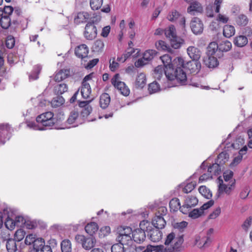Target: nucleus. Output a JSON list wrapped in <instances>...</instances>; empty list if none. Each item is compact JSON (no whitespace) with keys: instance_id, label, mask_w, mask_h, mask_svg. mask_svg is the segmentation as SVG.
Returning <instances> with one entry per match:
<instances>
[{"instance_id":"47","label":"nucleus","mask_w":252,"mask_h":252,"mask_svg":"<svg viewBox=\"0 0 252 252\" xmlns=\"http://www.w3.org/2000/svg\"><path fill=\"white\" fill-rule=\"evenodd\" d=\"M64 99L62 96H58L54 98L51 101V105L53 107H58L64 103Z\"/></svg>"},{"instance_id":"29","label":"nucleus","mask_w":252,"mask_h":252,"mask_svg":"<svg viewBox=\"0 0 252 252\" xmlns=\"http://www.w3.org/2000/svg\"><path fill=\"white\" fill-rule=\"evenodd\" d=\"M204 62L206 65L209 68H215L219 65V61L214 55H208V58Z\"/></svg>"},{"instance_id":"63","label":"nucleus","mask_w":252,"mask_h":252,"mask_svg":"<svg viewBox=\"0 0 252 252\" xmlns=\"http://www.w3.org/2000/svg\"><path fill=\"white\" fill-rule=\"evenodd\" d=\"M252 218L251 217H248L244 222L242 225V228L245 230L248 231L250 226L252 224Z\"/></svg>"},{"instance_id":"12","label":"nucleus","mask_w":252,"mask_h":252,"mask_svg":"<svg viewBox=\"0 0 252 252\" xmlns=\"http://www.w3.org/2000/svg\"><path fill=\"white\" fill-rule=\"evenodd\" d=\"M194 0H185V1L190 3L187 8V12L191 15H195L201 14L203 12V8L202 4L197 1Z\"/></svg>"},{"instance_id":"64","label":"nucleus","mask_w":252,"mask_h":252,"mask_svg":"<svg viewBox=\"0 0 252 252\" xmlns=\"http://www.w3.org/2000/svg\"><path fill=\"white\" fill-rule=\"evenodd\" d=\"M221 209L220 207H218L215 210H214L212 213L209 216V219H215L217 218L220 214Z\"/></svg>"},{"instance_id":"52","label":"nucleus","mask_w":252,"mask_h":252,"mask_svg":"<svg viewBox=\"0 0 252 252\" xmlns=\"http://www.w3.org/2000/svg\"><path fill=\"white\" fill-rule=\"evenodd\" d=\"M159 90V86L156 81L149 84L148 91L150 94H154Z\"/></svg>"},{"instance_id":"44","label":"nucleus","mask_w":252,"mask_h":252,"mask_svg":"<svg viewBox=\"0 0 252 252\" xmlns=\"http://www.w3.org/2000/svg\"><path fill=\"white\" fill-rule=\"evenodd\" d=\"M218 50V44L215 42H211L207 48L208 55H214Z\"/></svg>"},{"instance_id":"6","label":"nucleus","mask_w":252,"mask_h":252,"mask_svg":"<svg viewBox=\"0 0 252 252\" xmlns=\"http://www.w3.org/2000/svg\"><path fill=\"white\" fill-rule=\"evenodd\" d=\"M12 12L11 6L0 8V25L3 29H7L12 24L10 13Z\"/></svg>"},{"instance_id":"62","label":"nucleus","mask_w":252,"mask_h":252,"mask_svg":"<svg viewBox=\"0 0 252 252\" xmlns=\"http://www.w3.org/2000/svg\"><path fill=\"white\" fill-rule=\"evenodd\" d=\"M35 236L32 234H29L26 237L25 243L26 245H30L32 244H33L35 240Z\"/></svg>"},{"instance_id":"1","label":"nucleus","mask_w":252,"mask_h":252,"mask_svg":"<svg viewBox=\"0 0 252 252\" xmlns=\"http://www.w3.org/2000/svg\"><path fill=\"white\" fill-rule=\"evenodd\" d=\"M163 67L165 68L164 74L168 80L177 81L182 84L186 85L188 83L186 72L182 69L184 65V60L181 57L175 58L173 62L170 55L165 54L160 57Z\"/></svg>"},{"instance_id":"3","label":"nucleus","mask_w":252,"mask_h":252,"mask_svg":"<svg viewBox=\"0 0 252 252\" xmlns=\"http://www.w3.org/2000/svg\"><path fill=\"white\" fill-rule=\"evenodd\" d=\"M12 12L10 13V16L12 24L15 27L21 26V27H27L28 25V19L23 16L22 10L19 7L11 6Z\"/></svg>"},{"instance_id":"7","label":"nucleus","mask_w":252,"mask_h":252,"mask_svg":"<svg viewBox=\"0 0 252 252\" xmlns=\"http://www.w3.org/2000/svg\"><path fill=\"white\" fill-rule=\"evenodd\" d=\"M198 203V199L195 195H187L184 197L183 205L181 207V212L187 214L191 208L196 206Z\"/></svg>"},{"instance_id":"24","label":"nucleus","mask_w":252,"mask_h":252,"mask_svg":"<svg viewBox=\"0 0 252 252\" xmlns=\"http://www.w3.org/2000/svg\"><path fill=\"white\" fill-rule=\"evenodd\" d=\"M90 18V14L85 11L78 12L74 18V22L77 24L86 22Z\"/></svg>"},{"instance_id":"20","label":"nucleus","mask_w":252,"mask_h":252,"mask_svg":"<svg viewBox=\"0 0 252 252\" xmlns=\"http://www.w3.org/2000/svg\"><path fill=\"white\" fill-rule=\"evenodd\" d=\"M160 229H152L149 228L148 231V235H149L150 240L154 242L159 241L162 236V233L159 230Z\"/></svg>"},{"instance_id":"32","label":"nucleus","mask_w":252,"mask_h":252,"mask_svg":"<svg viewBox=\"0 0 252 252\" xmlns=\"http://www.w3.org/2000/svg\"><path fill=\"white\" fill-rule=\"evenodd\" d=\"M221 166L217 162H216L208 167V172L212 176L218 175L221 171Z\"/></svg>"},{"instance_id":"56","label":"nucleus","mask_w":252,"mask_h":252,"mask_svg":"<svg viewBox=\"0 0 252 252\" xmlns=\"http://www.w3.org/2000/svg\"><path fill=\"white\" fill-rule=\"evenodd\" d=\"M198 191L202 196L206 198H208L211 196L209 189L205 186H200L198 189Z\"/></svg>"},{"instance_id":"55","label":"nucleus","mask_w":252,"mask_h":252,"mask_svg":"<svg viewBox=\"0 0 252 252\" xmlns=\"http://www.w3.org/2000/svg\"><path fill=\"white\" fill-rule=\"evenodd\" d=\"M6 246L8 252H15L17 250L16 244L14 241H7Z\"/></svg>"},{"instance_id":"22","label":"nucleus","mask_w":252,"mask_h":252,"mask_svg":"<svg viewBox=\"0 0 252 252\" xmlns=\"http://www.w3.org/2000/svg\"><path fill=\"white\" fill-rule=\"evenodd\" d=\"M146 76L144 73L138 74L136 77L134 85L137 89H142L146 84Z\"/></svg>"},{"instance_id":"23","label":"nucleus","mask_w":252,"mask_h":252,"mask_svg":"<svg viewBox=\"0 0 252 252\" xmlns=\"http://www.w3.org/2000/svg\"><path fill=\"white\" fill-rule=\"evenodd\" d=\"M70 69H62L56 73L55 76V81L56 82H61L70 76Z\"/></svg>"},{"instance_id":"42","label":"nucleus","mask_w":252,"mask_h":252,"mask_svg":"<svg viewBox=\"0 0 252 252\" xmlns=\"http://www.w3.org/2000/svg\"><path fill=\"white\" fill-rule=\"evenodd\" d=\"M181 15L180 13L177 10H172L169 12L167 18L171 22H174L176 21Z\"/></svg>"},{"instance_id":"35","label":"nucleus","mask_w":252,"mask_h":252,"mask_svg":"<svg viewBox=\"0 0 252 252\" xmlns=\"http://www.w3.org/2000/svg\"><path fill=\"white\" fill-rule=\"evenodd\" d=\"M229 155L225 152L220 153L218 156L216 162L221 166L223 165L228 160Z\"/></svg>"},{"instance_id":"48","label":"nucleus","mask_w":252,"mask_h":252,"mask_svg":"<svg viewBox=\"0 0 252 252\" xmlns=\"http://www.w3.org/2000/svg\"><path fill=\"white\" fill-rule=\"evenodd\" d=\"M45 241L43 238H37L36 239L33 244V248L39 251H41V249L44 247Z\"/></svg>"},{"instance_id":"61","label":"nucleus","mask_w":252,"mask_h":252,"mask_svg":"<svg viewBox=\"0 0 252 252\" xmlns=\"http://www.w3.org/2000/svg\"><path fill=\"white\" fill-rule=\"evenodd\" d=\"M6 227L9 230H13L15 227V222L12 219L7 218L5 222Z\"/></svg>"},{"instance_id":"16","label":"nucleus","mask_w":252,"mask_h":252,"mask_svg":"<svg viewBox=\"0 0 252 252\" xmlns=\"http://www.w3.org/2000/svg\"><path fill=\"white\" fill-rule=\"evenodd\" d=\"M11 132V127L6 124H0V145H3L6 140L9 139V134Z\"/></svg>"},{"instance_id":"46","label":"nucleus","mask_w":252,"mask_h":252,"mask_svg":"<svg viewBox=\"0 0 252 252\" xmlns=\"http://www.w3.org/2000/svg\"><path fill=\"white\" fill-rule=\"evenodd\" d=\"M79 116V114L78 112L75 110L72 111L69 115L66 122L68 124H74L76 122V120L78 118Z\"/></svg>"},{"instance_id":"17","label":"nucleus","mask_w":252,"mask_h":252,"mask_svg":"<svg viewBox=\"0 0 252 252\" xmlns=\"http://www.w3.org/2000/svg\"><path fill=\"white\" fill-rule=\"evenodd\" d=\"M235 180H231L228 183H224L222 180L219 186V192L220 194L225 193L228 195L230 194L231 191L234 189Z\"/></svg>"},{"instance_id":"31","label":"nucleus","mask_w":252,"mask_h":252,"mask_svg":"<svg viewBox=\"0 0 252 252\" xmlns=\"http://www.w3.org/2000/svg\"><path fill=\"white\" fill-rule=\"evenodd\" d=\"M104 47L103 41L101 39H97L92 46V49L94 52L100 53L103 51Z\"/></svg>"},{"instance_id":"13","label":"nucleus","mask_w":252,"mask_h":252,"mask_svg":"<svg viewBox=\"0 0 252 252\" xmlns=\"http://www.w3.org/2000/svg\"><path fill=\"white\" fill-rule=\"evenodd\" d=\"M76 241L82 245L83 248L86 250H90L94 247L95 243V240L92 237L86 238L82 235H77L75 236Z\"/></svg>"},{"instance_id":"59","label":"nucleus","mask_w":252,"mask_h":252,"mask_svg":"<svg viewBox=\"0 0 252 252\" xmlns=\"http://www.w3.org/2000/svg\"><path fill=\"white\" fill-rule=\"evenodd\" d=\"M153 252H171L167 247L164 248L163 245L152 246Z\"/></svg>"},{"instance_id":"9","label":"nucleus","mask_w":252,"mask_h":252,"mask_svg":"<svg viewBox=\"0 0 252 252\" xmlns=\"http://www.w3.org/2000/svg\"><path fill=\"white\" fill-rule=\"evenodd\" d=\"M97 29L94 25V21L93 20L88 22L83 32L85 38L88 40H93L97 36Z\"/></svg>"},{"instance_id":"34","label":"nucleus","mask_w":252,"mask_h":252,"mask_svg":"<svg viewBox=\"0 0 252 252\" xmlns=\"http://www.w3.org/2000/svg\"><path fill=\"white\" fill-rule=\"evenodd\" d=\"M67 90V85L63 83L58 84L54 87V92L58 95H61L65 92H66Z\"/></svg>"},{"instance_id":"36","label":"nucleus","mask_w":252,"mask_h":252,"mask_svg":"<svg viewBox=\"0 0 252 252\" xmlns=\"http://www.w3.org/2000/svg\"><path fill=\"white\" fill-rule=\"evenodd\" d=\"M218 45L219 50L221 52H227L232 48L231 43L228 40L221 41Z\"/></svg>"},{"instance_id":"45","label":"nucleus","mask_w":252,"mask_h":252,"mask_svg":"<svg viewBox=\"0 0 252 252\" xmlns=\"http://www.w3.org/2000/svg\"><path fill=\"white\" fill-rule=\"evenodd\" d=\"M156 52L155 50H148L146 51L144 53L143 58V59L146 62H148V61L152 60L154 58V57L156 55Z\"/></svg>"},{"instance_id":"43","label":"nucleus","mask_w":252,"mask_h":252,"mask_svg":"<svg viewBox=\"0 0 252 252\" xmlns=\"http://www.w3.org/2000/svg\"><path fill=\"white\" fill-rule=\"evenodd\" d=\"M103 0H90V5L93 10L99 9L102 5Z\"/></svg>"},{"instance_id":"2","label":"nucleus","mask_w":252,"mask_h":252,"mask_svg":"<svg viewBox=\"0 0 252 252\" xmlns=\"http://www.w3.org/2000/svg\"><path fill=\"white\" fill-rule=\"evenodd\" d=\"M184 235H176L174 232L168 234L165 239L164 244L171 252H181L184 249Z\"/></svg>"},{"instance_id":"25","label":"nucleus","mask_w":252,"mask_h":252,"mask_svg":"<svg viewBox=\"0 0 252 252\" xmlns=\"http://www.w3.org/2000/svg\"><path fill=\"white\" fill-rule=\"evenodd\" d=\"M196 186L195 182L183 183L180 186V189L185 193H189L192 191Z\"/></svg>"},{"instance_id":"51","label":"nucleus","mask_w":252,"mask_h":252,"mask_svg":"<svg viewBox=\"0 0 252 252\" xmlns=\"http://www.w3.org/2000/svg\"><path fill=\"white\" fill-rule=\"evenodd\" d=\"M98 61L99 60L98 59H94L90 61L87 63H86V62H82L81 64H83L86 68L91 69L94 67L98 63Z\"/></svg>"},{"instance_id":"8","label":"nucleus","mask_w":252,"mask_h":252,"mask_svg":"<svg viewBox=\"0 0 252 252\" xmlns=\"http://www.w3.org/2000/svg\"><path fill=\"white\" fill-rule=\"evenodd\" d=\"M111 84L120 91L121 94L125 96H128L129 94L130 90L124 82L120 81L119 74H115L111 79Z\"/></svg>"},{"instance_id":"54","label":"nucleus","mask_w":252,"mask_h":252,"mask_svg":"<svg viewBox=\"0 0 252 252\" xmlns=\"http://www.w3.org/2000/svg\"><path fill=\"white\" fill-rule=\"evenodd\" d=\"M15 44V40L14 37L10 35H8L5 41V45L7 48L12 49L14 47Z\"/></svg>"},{"instance_id":"50","label":"nucleus","mask_w":252,"mask_h":252,"mask_svg":"<svg viewBox=\"0 0 252 252\" xmlns=\"http://www.w3.org/2000/svg\"><path fill=\"white\" fill-rule=\"evenodd\" d=\"M126 243H121L114 244L111 247V252H124V244Z\"/></svg>"},{"instance_id":"5","label":"nucleus","mask_w":252,"mask_h":252,"mask_svg":"<svg viewBox=\"0 0 252 252\" xmlns=\"http://www.w3.org/2000/svg\"><path fill=\"white\" fill-rule=\"evenodd\" d=\"M166 37L170 40L171 45L174 49H178L183 42V40L179 38L176 35V29L173 25L170 26L164 30Z\"/></svg>"},{"instance_id":"37","label":"nucleus","mask_w":252,"mask_h":252,"mask_svg":"<svg viewBox=\"0 0 252 252\" xmlns=\"http://www.w3.org/2000/svg\"><path fill=\"white\" fill-rule=\"evenodd\" d=\"M169 207L171 210L173 212H176L178 209L181 211V204L180 200L178 198H174L172 199L169 202Z\"/></svg>"},{"instance_id":"4","label":"nucleus","mask_w":252,"mask_h":252,"mask_svg":"<svg viewBox=\"0 0 252 252\" xmlns=\"http://www.w3.org/2000/svg\"><path fill=\"white\" fill-rule=\"evenodd\" d=\"M150 223L147 220L140 222V228L135 229L132 234L133 240L137 243L143 242L146 238L145 232L149 231Z\"/></svg>"},{"instance_id":"27","label":"nucleus","mask_w":252,"mask_h":252,"mask_svg":"<svg viewBox=\"0 0 252 252\" xmlns=\"http://www.w3.org/2000/svg\"><path fill=\"white\" fill-rule=\"evenodd\" d=\"M110 96L107 93H103L100 96L99 105L102 109H106L110 102Z\"/></svg>"},{"instance_id":"41","label":"nucleus","mask_w":252,"mask_h":252,"mask_svg":"<svg viewBox=\"0 0 252 252\" xmlns=\"http://www.w3.org/2000/svg\"><path fill=\"white\" fill-rule=\"evenodd\" d=\"M61 246L62 252H71V244L69 240H63L61 243Z\"/></svg>"},{"instance_id":"28","label":"nucleus","mask_w":252,"mask_h":252,"mask_svg":"<svg viewBox=\"0 0 252 252\" xmlns=\"http://www.w3.org/2000/svg\"><path fill=\"white\" fill-rule=\"evenodd\" d=\"M85 229L88 234L90 235H93L97 231L98 226L96 222H91L86 225Z\"/></svg>"},{"instance_id":"10","label":"nucleus","mask_w":252,"mask_h":252,"mask_svg":"<svg viewBox=\"0 0 252 252\" xmlns=\"http://www.w3.org/2000/svg\"><path fill=\"white\" fill-rule=\"evenodd\" d=\"M118 236L117 239L121 243H126L127 241L131 240V234H132V230L129 226H121L117 228Z\"/></svg>"},{"instance_id":"30","label":"nucleus","mask_w":252,"mask_h":252,"mask_svg":"<svg viewBox=\"0 0 252 252\" xmlns=\"http://www.w3.org/2000/svg\"><path fill=\"white\" fill-rule=\"evenodd\" d=\"M235 29L234 26L229 25H225L223 27V34L226 38H230L234 35Z\"/></svg>"},{"instance_id":"18","label":"nucleus","mask_w":252,"mask_h":252,"mask_svg":"<svg viewBox=\"0 0 252 252\" xmlns=\"http://www.w3.org/2000/svg\"><path fill=\"white\" fill-rule=\"evenodd\" d=\"M190 27L192 32L195 34L202 33L203 31V24L201 20L197 17H194L192 19Z\"/></svg>"},{"instance_id":"39","label":"nucleus","mask_w":252,"mask_h":252,"mask_svg":"<svg viewBox=\"0 0 252 252\" xmlns=\"http://www.w3.org/2000/svg\"><path fill=\"white\" fill-rule=\"evenodd\" d=\"M156 47L158 50L167 51L171 52L169 46L164 41L159 40L156 43Z\"/></svg>"},{"instance_id":"49","label":"nucleus","mask_w":252,"mask_h":252,"mask_svg":"<svg viewBox=\"0 0 252 252\" xmlns=\"http://www.w3.org/2000/svg\"><path fill=\"white\" fill-rule=\"evenodd\" d=\"M189 216L193 219H197L203 214L202 210L199 208L194 209L191 211L189 212Z\"/></svg>"},{"instance_id":"60","label":"nucleus","mask_w":252,"mask_h":252,"mask_svg":"<svg viewBox=\"0 0 252 252\" xmlns=\"http://www.w3.org/2000/svg\"><path fill=\"white\" fill-rule=\"evenodd\" d=\"M205 13L208 17L213 18L214 16V6L212 4H209L206 7Z\"/></svg>"},{"instance_id":"14","label":"nucleus","mask_w":252,"mask_h":252,"mask_svg":"<svg viewBox=\"0 0 252 252\" xmlns=\"http://www.w3.org/2000/svg\"><path fill=\"white\" fill-rule=\"evenodd\" d=\"M201 67V65L199 61H190L184 63V67H182V69H186L190 74H196L199 72Z\"/></svg>"},{"instance_id":"53","label":"nucleus","mask_w":252,"mask_h":252,"mask_svg":"<svg viewBox=\"0 0 252 252\" xmlns=\"http://www.w3.org/2000/svg\"><path fill=\"white\" fill-rule=\"evenodd\" d=\"M233 172L231 170H227L223 173V176L224 183H228L231 180H235L233 179Z\"/></svg>"},{"instance_id":"33","label":"nucleus","mask_w":252,"mask_h":252,"mask_svg":"<svg viewBox=\"0 0 252 252\" xmlns=\"http://www.w3.org/2000/svg\"><path fill=\"white\" fill-rule=\"evenodd\" d=\"M248 43V39L244 35L236 36L234 40V44L238 47H243Z\"/></svg>"},{"instance_id":"26","label":"nucleus","mask_w":252,"mask_h":252,"mask_svg":"<svg viewBox=\"0 0 252 252\" xmlns=\"http://www.w3.org/2000/svg\"><path fill=\"white\" fill-rule=\"evenodd\" d=\"M81 93L84 99L89 98L92 93V90L89 83H82Z\"/></svg>"},{"instance_id":"57","label":"nucleus","mask_w":252,"mask_h":252,"mask_svg":"<svg viewBox=\"0 0 252 252\" xmlns=\"http://www.w3.org/2000/svg\"><path fill=\"white\" fill-rule=\"evenodd\" d=\"M229 20V18L228 16L219 13L216 18V20L218 22L222 24H226L228 22Z\"/></svg>"},{"instance_id":"15","label":"nucleus","mask_w":252,"mask_h":252,"mask_svg":"<svg viewBox=\"0 0 252 252\" xmlns=\"http://www.w3.org/2000/svg\"><path fill=\"white\" fill-rule=\"evenodd\" d=\"M89 48L85 44L78 45L75 48V55L78 58L81 59L82 62H87V59H88L89 58Z\"/></svg>"},{"instance_id":"38","label":"nucleus","mask_w":252,"mask_h":252,"mask_svg":"<svg viewBox=\"0 0 252 252\" xmlns=\"http://www.w3.org/2000/svg\"><path fill=\"white\" fill-rule=\"evenodd\" d=\"M165 69V68L161 65L157 66L154 70V77L157 80H159L163 76V74H164Z\"/></svg>"},{"instance_id":"58","label":"nucleus","mask_w":252,"mask_h":252,"mask_svg":"<svg viewBox=\"0 0 252 252\" xmlns=\"http://www.w3.org/2000/svg\"><path fill=\"white\" fill-rule=\"evenodd\" d=\"M25 235V232L22 229H18L14 235L15 239L19 242L23 239Z\"/></svg>"},{"instance_id":"21","label":"nucleus","mask_w":252,"mask_h":252,"mask_svg":"<svg viewBox=\"0 0 252 252\" xmlns=\"http://www.w3.org/2000/svg\"><path fill=\"white\" fill-rule=\"evenodd\" d=\"M152 224L156 228L163 229L166 225V221L162 216L156 214L152 220Z\"/></svg>"},{"instance_id":"19","label":"nucleus","mask_w":252,"mask_h":252,"mask_svg":"<svg viewBox=\"0 0 252 252\" xmlns=\"http://www.w3.org/2000/svg\"><path fill=\"white\" fill-rule=\"evenodd\" d=\"M187 53L192 61H198L201 57V51L195 46H189L187 48Z\"/></svg>"},{"instance_id":"40","label":"nucleus","mask_w":252,"mask_h":252,"mask_svg":"<svg viewBox=\"0 0 252 252\" xmlns=\"http://www.w3.org/2000/svg\"><path fill=\"white\" fill-rule=\"evenodd\" d=\"M236 22L239 26H245L248 24L249 19L246 15L240 14L236 18Z\"/></svg>"},{"instance_id":"11","label":"nucleus","mask_w":252,"mask_h":252,"mask_svg":"<svg viewBox=\"0 0 252 252\" xmlns=\"http://www.w3.org/2000/svg\"><path fill=\"white\" fill-rule=\"evenodd\" d=\"M53 116L52 112H47L38 116L36 120L37 123L45 126H51L54 124Z\"/></svg>"}]
</instances>
